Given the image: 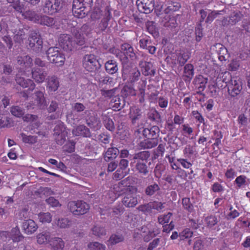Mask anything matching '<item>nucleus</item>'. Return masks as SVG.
I'll use <instances>...</instances> for the list:
<instances>
[{
    "instance_id": "nucleus-1",
    "label": "nucleus",
    "mask_w": 250,
    "mask_h": 250,
    "mask_svg": "<svg viewBox=\"0 0 250 250\" xmlns=\"http://www.w3.org/2000/svg\"><path fill=\"white\" fill-rule=\"evenodd\" d=\"M129 177L119 183V187H126L122 199L123 204L127 208H133L138 204V198L136 193L137 188L128 185L127 181Z\"/></svg>"
},
{
    "instance_id": "nucleus-2",
    "label": "nucleus",
    "mask_w": 250,
    "mask_h": 250,
    "mask_svg": "<svg viewBox=\"0 0 250 250\" xmlns=\"http://www.w3.org/2000/svg\"><path fill=\"white\" fill-rule=\"evenodd\" d=\"M120 50L115 48H110V53H115L117 57L120 58L123 62H128L129 59L131 61H134L137 59V55L132 45L127 43L122 44L121 46V52Z\"/></svg>"
},
{
    "instance_id": "nucleus-3",
    "label": "nucleus",
    "mask_w": 250,
    "mask_h": 250,
    "mask_svg": "<svg viewBox=\"0 0 250 250\" xmlns=\"http://www.w3.org/2000/svg\"><path fill=\"white\" fill-rule=\"evenodd\" d=\"M92 0H73L72 12L75 17L82 19L87 14L89 10L87 6L90 7Z\"/></svg>"
},
{
    "instance_id": "nucleus-4",
    "label": "nucleus",
    "mask_w": 250,
    "mask_h": 250,
    "mask_svg": "<svg viewBox=\"0 0 250 250\" xmlns=\"http://www.w3.org/2000/svg\"><path fill=\"white\" fill-rule=\"evenodd\" d=\"M48 60L57 66H62L65 62L64 55L58 47H51L48 48L46 52Z\"/></svg>"
},
{
    "instance_id": "nucleus-5",
    "label": "nucleus",
    "mask_w": 250,
    "mask_h": 250,
    "mask_svg": "<svg viewBox=\"0 0 250 250\" xmlns=\"http://www.w3.org/2000/svg\"><path fill=\"white\" fill-rule=\"evenodd\" d=\"M89 208V205L83 201H73L68 204L69 210L75 215L79 216L86 213Z\"/></svg>"
},
{
    "instance_id": "nucleus-6",
    "label": "nucleus",
    "mask_w": 250,
    "mask_h": 250,
    "mask_svg": "<svg viewBox=\"0 0 250 250\" xmlns=\"http://www.w3.org/2000/svg\"><path fill=\"white\" fill-rule=\"evenodd\" d=\"M160 131L159 128L156 125H154L150 128H145L143 129V136L147 139L145 140L146 145L145 148H152L156 146V144L152 143L151 140L156 138Z\"/></svg>"
},
{
    "instance_id": "nucleus-7",
    "label": "nucleus",
    "mask_w": 250,
    "mask_h": 250,
    "mask_svg": "<svg viewBox=\"0 0 250 250\" xmlns=\"http://www.w3.org/2000/svg\"><path fill=\"white\" fill-rule=\"evenodd\" d=\"M62 8L61 0H46L42 7L43 12L49 15L58 12Z\"/></svg>"
},
{
    "instance_id": "nucleus-8",
    "label": "nucleus",
    "mask_w": 250,
    "mask_h": 250,
    "mask_svg": "<svg viewBox=\"0 0 250 250\" xmlns=\"http://www.w3.org/2000/svg\"><path fill=\"white\" fill-rule=\"evenodd\" d=\"M83 62V67L89 72H94L100 68L101 66L97 57L93 54L85 55Z\"/></svg>"
},
{
    "instance_id": "nucleus-9",
    "label": "nucleus",
    "mask_w": 250,
    "mask_h": 250,
    "mask_svg": "<svg viewBox=\"0 0 250 250\" xmlns=\"http://www.w3.org/2000/svg\"><path fill=\"white\" fill-rule=\"evenodd\" d=\"M29 46L36 52H41L42 49L43 42L41 35L36 31L32 32L29 38Z\"/></svg>"
},
{
    "instance_id": "nucleus-10",
    "label": "nucleus",
    "mask_w": 250,
    "mask_h": 250,
    "mask_svg": "<svg viewBox=\"0 0 250 250\" xmlns=\"http://www.w3.org/2000/svg\"><path fill=\"white\" fill-rule=\"evenodd\" d=\"M227 85L229 94L232 97L238 95L242 89V82L240 79L237 77L231 78Z\"/></svg>"
},
{
    "instance_id": "nucleus-11",
    "label": "nucleus",
    "mask_w": 250,
    "mask_h": 250,
    "mask_svg": "<svg viewBox=\"0 0 250 250\" xmlns=\"http://www.w3.org/2000/svg\"><path fill=\"white\" fill-rule=\"evenodd\" d=\"M58 42L59 45L66 51L72 50L75 45V42L71 36L66 34H62L60 36Z\"/></svg>"
},
{
    "instance_id": "nucleus-12",
    "label": "nucleus",
    "mask_w": 250,
    "mask_h": 250,
    "mask_svg": "<svg viewBox=\"0 0 250 250\" xmlns=\"http://www.w3.org/2000/svg\"><path fill=\"white\" fill-rule=\"evenodd\" d=\"M136 5L138 9L141 13L148 14L154 9V0H137Z\"/></svg>"
},
{
    "instance_id": "nucleus-13",
    "label": "nucleus",
    "mask_w": 250,
    "mask_h": 250,
    "mask_svg": "<svg viewBox=\"0 0 250 250\" xmlns=\"http://www.w3.org/2000/svg\"><path fill=\"white\" fill-rule=\"evenodd\" d=\"M54 131L56 143L59 145L63 144L67 136V132L64 130L63 125H56Z\"/></svg>"
},
{
    "instance_id": "nucleus-14",
    "label": "nucleus",
    "mask_w": 250,
    "mask_h": 250,
    "mask_svg": "<svg viewBox=\"0 0 250 250\" xmlns=\"http://www.w3.org/2000/svg\"><path fill=\"white\" fill-rule=\"evenodd\" d=\"M98 24L93 26V29L97 33L104 31L108 27L109 21V7L106 6V13L104 16L100 20Z\"/></svg>"
},
{
    "instance_id": "nucleus-15",
    "label": "nucleus",
    "mask_w": 250,
    "mask_h": 250,
    "mask_svg": "<svg viewBox=\"0 0 250 250\" xmlns=\"http://www.w3.org/2000/svg\"><path fill=\"white\" fill-rule=\"evenodd\" d=\"M32 78L38 83H42L47 76V72L44 68L35 67L31 70Z\"/></svg>"
},
{
    "instance_id": "nucleus-16",
    "label": "nucleus",
    "mask_w": 250,
    "mask_h": 250,
    "mask_svg": "<svg viewBox=\"0 0 250 250\" xmlns=\"http://www.w3.org/2000/svg\"><path fill=\"white\" fill-rule=\"evenodd\" d=\"M17 61L18 64L21 66V68L25 70L30 69L33 65L32 58L27 55L18 56Z\"/></svg>"
},
{
    "instance_id": "nucleus-17",
    "label": "nucleus",
    "mask_w": 250,
    "mask_h": 250,
    "mask_svg": "<svg viewBox=\"0 0 250 250\" xmlns=\"http://www.w3.org/2000/svg\"><path fill=\"white\" fill-rule=\"evenodd\" d=\"M60 86L59 78L55 75L49 76L46 79V89L48 92L56 91Z\"/></svg>"
},
{
    "instance_id": "nucleus-18",
    "label": "nucleus",
    "mask_w": 250,
    "mask_h": 250,
    "mask_svg": "<svg viewBox=\"0 0 250 250\" xmlns=\"http://www.w3.org/2000/svg\"><path fill=\"white\" fill-rule=\"evenodd\" d=\"M17 83L23 88H28V90L32 91L36 87V84L31 79H25L17 74L15 79Z\"/></svg>"
},
{
    "instance_id": "nucleus-19",
    "label": "nucleus",
    "mask_w": 250,
    "mask_h": 250,
    "mask_svg": "<svg viewBox=\"0 0 250 250\" xmlns=\"http://www.w3.org/2000/svg\"><path fill=\"white\" fill-rule=\"evenodd\" d=\"M17 83L23 88H28V90L32 91L36 87V84L31 79H25L17 74L15 79Z\"/></svg>"
},
{
    "instance_id": "nucleus-20",
    "label": "nucleus",
    "mask_w": 250,
    "mask_h": 250,
    "mask_svg": "<svg viewBox=\"0 0 250 250\" xmlns=\"http://www.w3.org/2000/svg\"><path fill=\"white\" fill-rule=\"evenodd\" d=\"M143 74L145 76H154L155 71L152 69L153 64L151 62L141 61L139 62Z\"/></svg>"
},
{
    "instance_id": "nucleus-21",
    "label": "nucleus",
    "mask_w": 250,
    "mask_h": 250,
    "mask_svg": "<svg viewBox=\"0 0 250 250\" xmlns=\"http://www.w3.org/2000/svg\"><path fill=\"white\" fill-rule=\"evenodd\" d=\"M22 228L25 233L31 234L37 230L38 226L34 220L29 219L23 222Z\"/></svg>"
},
{
    "instance_id": "nucleus-22",
    "label": "nucleus",
    "mask_w": 250,
    "mask_h": 250,
    "mask_svg": "<svg viewBox=\"0 0 250 250\" xmlns=\"http://www.w3.org/2000/svg\"><path fill=\"white\" fill-rule=\"evenodd\" d=\"M106 13V7L104 9L99 6H95L90 15L91 21H99L100 19L104 16Z\"/></svg>"
},
{
    "instance_id": "nucleus-23",
    "label": "nucleus",
    "mask_w": 250,
    "mask_h": 250,
    "mask_svg": "<svg viewBox=\"0 0 250 250\" xmlns=\"http://www.w3.org/2000/svg\"><path fill=\"white\" fill-rule=\"evenodd\" d=\"M49 244L51 250H63L65 243L61 238L54 237L50 240Z\"/></svg>"
},
{
    "instance_id": "nucleus-24",
    "label": "nucleus",
    "mask_w": 250,
    "mask_h": 250,
    "mask_svg": "<svg viewBox=\"0 0 250 250\" xmlns=\"http://www.w3.org/2000/svg\"><path fill=\"white\" fill-rule=\"evenodd\" d=\"M146 83V79H141L140 81L138 83L137 88L139 93L138 95L139 97V102L141 103H143L145 102V90Z\"/></svg>"
},
{
    "instance_id": "nucleus-25",
    "label": "nucleus",
    "mask_w": 250,
    "mask_h": 250,
    "mask_svg": "<svg viewBox=\"0 0 250 250\" xmlns=\"http://www.w3.org/2000/svg\"><path fill=\"white\" fill-rule=\"evenodd\" d=\"M40 16L36 11L30 10L24 11L22 15L24 19L35 23L39 22Z\"/></svg>"
},
{
    "instance_id": "nucleus-26",
    "label": "nucleus",
    "mask_w": 250,
    "mask_h": 250,
    "mask_svg": "<svg viewBox=\"0 0 250 250\" xmlns=\"http://www.w3.org/2000/svg\"><path fill=\"white\" fill-rule=\"evenodd\" d=\"M73 134L75 136L89 137L91 135L89 129L84 125H80L73 130Z\"/></svg>"
},
{
    "instance_id": "nucleus-27",
    "label": "nucleus",
    "mask_w": 250,
    "mask_h": 250,
    "mask_svg": "<svg viewBox=\"0 0 250 250\" xmlns=\"http://www.w3.org/2000/svg\"><path fill=\"white\" fill-rule=\"evenodd\" d=\"M194 83L198 89L197 93L201 94L206 87L207 80L202 75H199L194 79Z\"/></svg>"
},
{
    "instance_id": "nucleus-28",
    "label": "nucleus",
    "mask_w": 250,
    "mask_h": 250,
    "mask_svg": "<svg viewBox=\"0 0 250 250\" xmlns=\"http://www.w3.org/2000/svg\"><path fill=\"white\" fill-rule=\"evenodd\" d=\"M215 47L219 49L218 51L219 60L221 62L226 61L229 57L227 49L220 43H216Z\"/></svg>"
},
{
    "instance_id": "nucleus-29",
    "label": "nucleus",
    "mask_w": 250,
    "mask_h": 250,
    "mask_svg": "<svg viewBox=\"0 0 250 250\" xmlns=\"http://www.w3.org/2000/svg\"><path fill=\"white\" fill-rule=\"evenodd\" d=\"M166 7L164 9L166 14H170L179 10L181 7V4L177 1H168L166 4Z\"/></svg>"
},
{
    "instance_id": "nucleus-30",
    "label": "nucleus",
    "mask_w": 250,
    "mask_h": 250,
    "mask_svg": "<svg viewBox=\"0 0 250 250\" xmlns=\"http://www.w3.org/2000/svg\"><path fill=\"white\" fill-rule=\"evenodd\" d=\"M35 101L36 105L41 108L46 104V100L44 95V92L41 91H37L34 93Z\"/></svg>"
},
{
    "instance_id": "nucleus-31",
    "label": "nucleus",
    "mask_w": 250,
    "mask_h": 250,
    "mask_svg": "<svg viewBox=\"0 0 250 250\" xmlns=\"http://www.w3.org/2000/svg\"><path fill=\"white\" fill-rule=\"evenodd\" d=\"M10 239L14 242H18L23 239V235L21 234L18 227L13 228L10 231Z\"/></svg>"
},
{
    "instance_id": "nucleus-32",
    "label": "nucleus",
    "mask_w": 250,
    "mask_h": 250,
    "mask_svg": "<svg viewBox=\"0 0 250 250\" xmlns=\"http://www.w3.org/2000/svg\"><path fill=\"white\" fill-rule=\"evenodd\" d=\"M140 76L141 73L139 69L136 67L132 68L129 71L128 81L130 83L133 84L139 80Z\"/></svg>"
},
{
    "instance_id": "nucleus-33",
    "label": "nucleus",
    "mask_w": 250,
    "mask_h": 250,
    "mask_svg": "<svg viewBox=\"0 0 250 250\" xmlns=\"http://www.w3.org/2000/svg\"><path fill=\"white\" fill-rule=\"evenodd\" d=\"M51 233L49 231H43L37 235V242L39 244H43L49 242L51 239Z\"/></svg>"
},
{
    "instance_id": "nucleus-34",
    "label": "nucleus",
    "mask_w": 250,
    "mask_h": 250,
    "mask_svg": "<svg viewBox=\"0 0 250 250\" xmlns=\"http://www.w3.org/2000/svg\"><path fill=\"white\" fill-rule=\"evenodd\" d=\"M194 75V68L191 64H187L184 67L183 79L185 81H190Z\"/></svg>"
},
{
    "instance_id": "nucleus-35",
    "label": "nucleus",
    "mask_w": 250,
    "mask_h": 250,
    "mask_svg": "<svg viewBox=\"0 0 250 250\" xmlns=\"http://www.w3.org/2000/svg\"><path fill=\"white\" fill-rule=\"evenodd\" d=\"M121 100L118 96L110 95V108L114 111L120 110L123 106Z\"/></svg>"
},
{
    "instance_id": "nucleus-36",
    "label": "nucleus",
    "mask_w": 250,
    "mask_h": 250,
    "mask_svg": "<svg viewBox=\"0 0 250 250\" xmlns=\"http://www.w3.org/2000/svg\"><path fill=\"white\" fill-rule=\"evenodd\" d=\"M190 53L188 51H181L177 55L178 63L181 66L184 65L190 58Z\"/></svg>"
},
{
    "instance_id": "nucleus-37",
    "label": "nucleus",
    "mask_w": 250,
    "mask_h": 250,
    "mask_svg": "<svg viewBox=\"0 0 250 250\" xmlns=\"http://www.w3.org/2000/svg\"><path fill=\"white\" fill-rule=\"evenodd\" d=\"M37 24L47 26H52L55 24L54 18L48 17L46 15H40L39 22Z\"/></svg>"
},
{
    "instance_id": "nucleus-38",
    "label": "nucleus",
    "mask_w": 250,
    "mask_h": 250,
    "mask_svg": "<svg viewBox=\"0 0 250 250\" xmlns=\"http://www.w3.org/2000/svg\"><path fill=\"white\" fill-rule=\"evenodd\" d=\"M141 116V110L136 106H132L130 108L129 117L132 120V123L140 118Z\"/></svg>"
},
{
    "instance_id": "nucleus-39",
    "label": "nucleus",
    "mask_w": 250,
    "mask_h": 250,
    "mask_svg": "<svg viewBox=\"0 0 250 250\" xmlns=\"http://www.w3.org/2000/svg\"><path fill=\"white\" fill-rule=\"evenodd\" d=\"M243 17L242 12L239 11H234L229 16V22L231 25H235L241 21Z\"/></svg>"
},
{
    "instance_id": "nucleus-40",
    "label": "nucleus",
    "mask_w": 250,
    "mask_h": 250,
    "mask_svg": "<svg viewBox=\"0 0 250 250\" xmlns=\"http://www.w3.org/2000/svg\"><path fill=\"white\" fill-rule=\"evenodd\" d=\"M183 208L187 211L191 213L194 211V206L188 197H184L182 199Z\"/></svg>"
},
{
    "instance_id": "nucleus-41",
    "label": "nucleus",
    "mask_w": 250,
    "mask_h": 250,
    "mask_svg": "<svg viewBox=\"0 0 250 250\" xmlns=\"http://www.w3.org/2000/svg\"><path fill=\"white\" fill-rule=\"evenodd\" d=\"M136 169L140 174L146 176L148 173V169L146 164L143 162L138 161L136 165Z\"/></svg>"
},
{
    "instance_id": "nucleus-42",
    "label": "nucleus",
    "mask_w": 250,
    "mask_h": 250,
    "mask_svg": "<svg viewBox=\"0 0 250 250\" xmlns=\"http://www.w3.org/2000/svg\"><path fill=\"white\" fill-rule=\"evenodd\" d=\"M20 136L24 143L34 144L37 142L38 137L36 136L27 135L24 133H21Z\"/></svg>"
},
{
    "instance_id": "nucleus-43",
    "label": "nucleus",
    "mask_w": 250,
    "mask_h": 250,
    "mask_svg": "<svg viewBox=\"0 0 250 250\" xmlns=\"http://www.w3.org/2000/svg\"><path fill=\"white\" fill-rule=\"evenodd\" d=\"M146 27L147 31L154 37H157L159 35V32L156 27L154 22L147 21L146 23Z\"/></svg>"
},
{
    "instance_id": "nucleus-44",
    "label": "nucleus",
    "mask_w": 250,
    "mask_h": 250,
    "mask_svg": "<svg viewBox=\"0 0 250 250\" xmlns=\"http://www.w3.org/2000/svg\"><path fill=\"white\" fill-rule=\"evenodd\" d=\"M204 221L207 227L209 228H211L214 226L218 222L217 217L214 215H210L206 217Z\"/></svg>"
},
{
    "instance_id": "nucleus-45",
    "label": "nucleus",
    "mask_w": 250,
    "mask_h": 250,
    "mask_svg": "<svg viewBox=\"0 0 250 250\" xmlns=\"http://www.w3.org/2000/svg\"><path fill=\"white\" fill-rule=\"evenodd\" d=\"M38 217L40 222L43 224L49 223L52 221V215L48 212H40L38 214Z\"/></svg>"
},
{
    "instance_id": "nucleus-46",
    "label": "nucleus",
    "mask_w": 250,
    "mask_h": 250,
    "mask_svg": "<svg viewBox=\"0 0 250 250\" xmlns=\"http://www.w3.org/2000/svg\"><path fill=\"white\" fill-rule=\"evenodd\" d=\"M160 189V188L159 185L156 183H154L146 188L145 193L148 196H152L154 195L156 192L159 191Z\"/></svg>"
},
{
    "instance_id": "nucleus-47",
    "label": "nucleus",
    "mask_w": 250,
    "mask_h": 250,
    "mask_svg": "<svg viewBox=\"0 0 250 250\" xmlns=\"http://www.w3.org/2000/svg\"><path fill=\"white\" fill-rule=\"evenodd\" d=\"M150 157V153L147 151H143L135 154L133 156L134 160H139V161H146Z\"/></svg>"
},
{
    "instance_id": "nucleus-48",
    "label": "nucleus",
    "mask_w": 250,
    "mask_h": 250,
    "mask_svg": "<svg viewBox=\"0 0 250 250\" xmlns=\"http://www.w3.org/2000/svg\"><path fill=\"white\" fill-rule=\"evenodd\" d=\"M11 6L15 9L16 11L20 13L21 14V15H22L23 13L24 12V5L19 0H16L13 4H11Z\"/></svg>"
},
{
    "instance_id": "nucleus-49",
    "label": "nucleus",
    "mask_w": 250,
    "mask_h": 250,
    "mask_svg": "<svg viewBox=\"0 0 250 250\" xmlns=\"http://www.w3.org/2000/svg\"><path fill=\"white\" fill-rule=\"evenodd\" d=\"M213 139L215 140V142L213 144L214 146L218 147L221 143V139L223 138V135L221 131L214 130L213 131Z\"/></svg>"
},
{
    "instance_id": "nucleus-50",
    "label": "nucleus",
    "mask_w": 250,
    "mask_h": 250,
    "mask_svg": "<svg viewBox=\"0 0 250 250\" xmlns=\"http://www.w3.org/2000/svg\"><path fill=\"white\" fill-rule=\"evenodd\" d=\"M10 112L13 116L19 118L22 117L24 115L23 110L19 106H12Z\"/></svg>"
},
{
    "instance_id": "nucleus-51",
    "label": "nucleus",
    "mask_w": 250,
    "mask_h": 250,
    "mask_svg": "<svg viewBox=\"0 0 250 250\" xmlns=\"http://www.w3.org/2000/svg\"><path fill=\"white\" fill-rule=\"evenodd\" d=\"M46 203L52 208L61 207L62 204L54 197H49L45 200Z\"/></svg>"
},
{
    "instance_id": "nucleus-52",
    "label": "nucleus",
    "mask_w": 250,
    "mask_h": 250,
    "mask_svg": "<svg viewBox=\"0 0 250 250\" xmlns=\"http://www.w3.org/2000/svg\"><path fill=\"white\" fill-rule=\"evenodd\" d=\"M137 209L139 211L145 214L151 213L152 212V209L150 202L147 204L140 205Z\"/></svg>"
},
{
    "instance_id": "nucleus-53",
    "label": "nucleus",
    "mask_w": 250,
    "mask_h": 250,
    "mask_svg": "<svg viewBox=\"0 0 250 250\" xmlns=\"http://www.w3.org/2000/svg\"><path fill=\"white\" fill-rule=\"evenodd\" d=\"M172 215V213L171 212H168L166 214L160 215L158 218L159 223L162 225L168 223Z\"/></svg>"
},
{
    "instance_id": "nucleus-54",
    "label": "nucleus",
    "mask_w": 250,
    "mask_h": 250,
    "mask_svg": "<svg viewBox=\"0 0 250 250\" xmlns=\"http://www.w3.org/2000/svg\"><path fill=\"white\" fill-rule=\"evenodd\" d=\"M151 209L156 210L158 212H161L164 208L165 203H162L161 202H158L157 201H154L150 202Z\"/></svg>"
},
{
    "instance_id": "nucleus-55",
    "label": "nucleus",
    "mask_w": 250,
    "mask_h": 250,
    "mask_svg": "<svg viewBox=\"0 0 250 250\" xmlns=\"http://www.w3.org/2000/svg\"><path fill=\"white\" fill-rule=\"evenodd\" d=\"M15 35L14 36V40L18 42H22L24 38L25 34L23 29H20L19 31H15Z\"/></svg>"
},
{
    "instance_id": "nucleus-56",
    "label": "nucleus",
    "mask_w": 250,
    "mask_h": 250,
    "mask_svg": "<svg viewBox=\"0 0 250 250\" xmlns=\"http://www.w3.org/2000/svg\"><path fill=\"white\" fill-rule=\"evenodd\" d=\"M240 65L239 61L233 59L228 64V69L230 71H235L239 69Z\"/></svg>"
},
{
    "instance_id": "nucleus-57",
    "label": "nucleus",
    "mask_w": 250,
    "mask_h": 250,
    "mask_svg": "<svg viewBox=\"0 0 250 250\" xmlns=\"http://www.w3.org/2000/svg\"><path fill=\"white\" fill-rule=\"evenodd\" d=\"M93 234L98 237L105 235L106 234L105 230L104 228L98 226H95L92 229Z\"/></svg>"
},
{
    "instance_id": "nucleus-58",
    "label": "nucleus",
    "mask_w": 250,
    "mask_h": 250,
    "mask_svg": "<svg viewBox=\"0 0 250 250\" xmlns=\"http://www.w3.org/2000/svg\"><path fill=\"white\" fill-rule=\"evenodd\" d=\"M193 234V232L190 230L189 229L187 228L180 233L179 237L181 240H183L185 239L191 237Z\"/></svg>"
},
{
    "instance_id": "nucleus-59",
    "label": "nucleus",
    "mask_w": 250,
    "mask_h": 250,
    "mask_svg": "<svg viewBox=\"0 0 250 250\" xmlns=\"http://www.w3.org/2000/svg\"><path fill=\"white\" fill-rule=\"evenodd\" d=\"M88 247L91 250H105V246L98 242L90 243L88 245Z\"/></svg>"
},
{
    "instance_id": "nucleus-60",
    "label": "nucleus",
    "mask_w": 250,
    "mask_h": 250,
    "mask_svg": "<svg viewBox=\"0 0 250 250\" xmlns=\"http://www.w3.org/2000/svg\"><path fill=\"white\" fill-rule=\"evenodd\" d=\"M57 225L61 228H66L71 225V221L67 218H62L59 219Z\"/></svg>"
},
{
    "instance_id": "nucleus-61",
    "label": "nucleus",
    "mask_w": 250,
    "mask_h": 250,
    "mask_svg": "<svg viewBox=\"0 0 250 250\" xmlns=\"http://www.w3.org/2000/svg\"><path fill=\"white\" fill-rule=\"evenodd\" d=\"M222 11H211L210 13H209L206 20V22L207 23H211L215 19L217 16L219 14H221V12Z\"/></svg>"
},
{
    "instance_id": "nucleus-62",
    "label": "nucleus",
    "mask_w": 250,
    "mask_h": 250,
    "mask_svg": "<svg viewBox=\"0 0 250 250\" xmlns=\"http://www.w3.org/2000/svg\"><path fill=\"white\" fill-rule=\"evenodd\" d=\"M192 115L196 119V121L200 124H205V119L202 115L197 110H193L191 112Z\"/></svg>"
},
{
    "instance_id": "nucleus-63",
    "label": "nucleus",
    "mask_w": 250,
    "mask_h": 250,
    "mask_svg": "<svg viewBox=\"0 0 250 250\" xmlns=\"http://www.w3.org/2000/svg\"><path fill=\"white\" fill-rule=\"evenodd\" d=\"M83 35H83H81L78 32L77 33H75L74 40H73L74 42H75V45L77 44L79 45H82L84 44L85 41Z\"/></svg>"
},
{
    "instance_id": "nucleus-64",
    "label": "nucleus",
    "mask_w": 250,
    "mask_h": 250,
    "mask_svg": "<svg viewBox=\"0 0 250 250\" xmlns=\"http://www.w3.org/2000/svg\"><path fill=\"white\" fill-rule=\"evenodd\" d=\"M177 162L182 166V167L186 169H189L192 166V164L188 161L187 159L178 158Z\"/></svg>"
}]
</instances>
